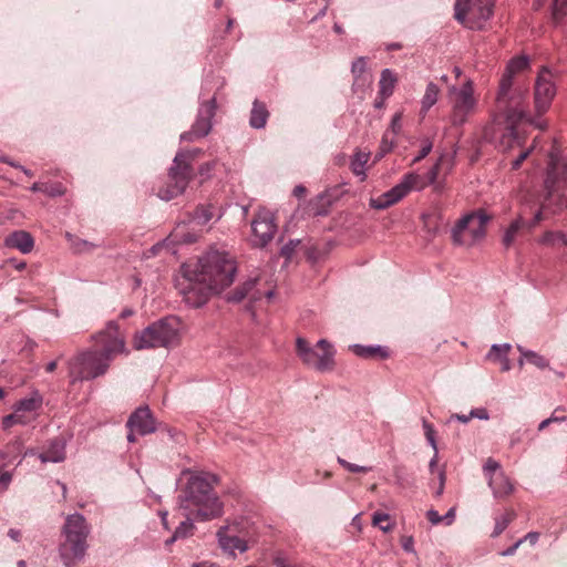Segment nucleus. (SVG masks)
<instances>
[{"instance_id": "obj_1", "label": "nucleus", "mask_w": 567, "mask_h": 567, "mask_svg": "<svg viewBox=\"0 0 567 567\" xmlns=\"http://www.w3.org/2000/svg\"><path fill=\"white\" fill-rule=\"evenodd\" d=\"M236 275V258L226 250L212 248L197 261L181 266L175 287L189 307L199 308L212 295L233 285Z\"/></svg>"}, {"instance_id": "obj_2", "label": "nucleus", "mask_w": 567, "mask_h": 567, "mask_svg": "<svg viewBox=\"0 0 567 567\" xmlns=\"http://www.w3.org/2000/svg\"><path fill=\"white\" fill-rule=\"evenodd\" d=\"M544 195L526 194L522 200L518 217L513 220L503 236V245L509 247L519 230L527 226L535 227L547 215L567 210V159L553 147L548 155Z\"/></svg>"}, {"instance_id": "obj_3", "label": "nucleus", "mask_w": 567, "mask_h": 567, "mask_svg": "<svg viewBox=\"0 0 567 567\" xmlns=\"http://www.w3.org/2000/svg\"><path fill=\"white\" fill-rule=\"evenodd\" d=\"M217 482L214 474L193 475L189 477L183 494L179 496V508L185 520L175 529L173 536L166 540V545L177 539L186 538L193 534V520H210L223 514V503L213 491V484Z\"/></svg>"}, {"instance_id": "obj_4", "label": "nucleus", "mask_w": 567, "mask_h": 567, "mask_svg": "<svg viewBox=\"0 0 567 567\" xmlns=\"http://www.w3.org/2000/svg\"><path fill=\"white\" fill-rule=\"evenodd\" d=\"M514 74L505 70L496 99L497 110L502 113L505 121V132L502 134L499 145L504 151L513 148L515 144L520 145L515 127L517 123L525 121L535 125L539 130L546 128V122L540 118H532L524 105V92L513 89Z\"/></svg>"}, {"instance_id": "obj_5", "label": "nucleus", "mask_w": 567, "mask_h": 567, "mask_svg": "<svg viewBox=\"0 0 567 567\" xmlns=\"http://www.w3.org/2000/svg\"><path fill=\"white\" fill-rule=\"evenodd\" d=\"M62 534L64 540L59 546V555L65 567H73L85 556L90 527L83 515L72 514L66 517Z\"/></svg>"}, {"instance_id": "obj_6", "label": "nucleus", "mask_w": 567, "mask_h": 567, "mask_svg": "<svg viewBox=\"0 0 567 567\" xmlns=\"http://www.w3.org/2000/svg\"><path fill=\"white\" fill-rule=\"evenodd\" d=\"M181 340V322L176 317L159 319L133 337V347L136 350L169 348L178 344Z\"/></svg>"}, {"instance_id": "obj_7", "label": "nucleus", "mask_w": 567, "mask_h": 567, "mask_svg": "<svg viewBox=\"0 0 567 567\" xmlns=\"http://www.w3.org/2000/svg\"><path fill=\"white\" fill-rule=\"evenodd\" d=\"M296 350L303 364L319 372L332 371L334 368L336 350L326 339H320L311 346L306 339L297 338Z\"/></svg>"}, {"instance_id": "obj_8", "label": "nucleus", "mask_w": 567, "mask_h": 567, "mask_svg": "<svg viewBox=\"0 0 567 567\" xmlns=\"http://www.w3.org/2000/svg\"><path fill=\"white\" fill-rule=\"evenodd\" d=\"M449 99L452 109L450 115L452 125L465 124L477 107L473 81L466 80L461 86L452 85L449 89Z\"/></svg>"}, {"instance_id": "obj_9", "label": "nucleus", "mask_w": 567, "mask_h": 567, "mask_svg": "<svg viewBox=\"0 0 567 567\" xmlns=\"http://www.w3.org/2000/svg\"><path fill=\"white\" fill-rule=\"evenodd\" d=\"M489 217L483 213H471L463 216L452 229L454 244L471 247L485 236L486 224Z\"/></svg>"}, {"instance_id": "obj_10", "label": "nucleus", "mask_w": 567, "mask_h": 567, "mask_svg": "<svg viewBox=\"0 0 567 567\" xmlns=\"http://www.w3.org/2000/svg\"><path fill=\"white\" fill-rule=\"evenodd\" d=\"M494 0H456L455 19L470 29L481 30L492 17Z\"/></svg>"}, {"instance_id": "obj_11", "label": "nucleus", "mask_w": 567, "mask_h": 567, "mask_svg": "<svg viewBox=\"0 0 567 567\" xmlns=\"http://www.w3.org/2000/svg\"><path fill=\"white\" fill-rule=\"evenodd\" d=\"M195 153L178 152L175 155L173 165L169 168V179L173 182V185L158 192V196L162 199L171 200L184 193L192 177L190 161L195 157Z\"/></svg>"}, {"instance_id": "obj_12", "label": "nucleus", "mask_w": 567, "mask_h": 567, "mask_svg": "<svg viewBox=\"0 0 567 567\" xmlns=\"http://www.w3.org/2000/svg\"><path fill=\"white\" fill-rule=\"evenodd\" d=\"M111 360L100 351L83 352L70 362L73 381L91 380L106 372Z\"/></svg>"}, {"instance_id": "obj_13", "label": "nucleus", "mask_w": 567, "mask_h": 567, "mask_svg": "<svg viewBox=\"0 0 567 567\" xmlns=\"http://www.w3.org/2000/svg\"><path fill=\"white\" fill-rule=\"evenodd\" d=\"M426 187L423 176L416 173L405 174L400 183L393 186L382 195L371 198L370 206L375 209H385L401 199H403L411 190H421Z\"/></svg>"}, {"instance_id": "obj_14", "label": "nucleus", "mask_w": 567, "mask_h": 567, "mask_svg": "<svg viewBox=\"0 0 567 567\" xmlns=\"http://www.w3.org/2000/svg\"><path fill=\"white\" fill-rule=\"evenodd\" d=\"M96 346L101 347V353L111 361L115 355L126 352L124 334L120 331L116 321H109L103 330L93 337Z\"/></svg>"}, {"instance_id": "obj_15", "label": "nucleus", "mask_w": 567, "mask_h": 567, "mask_svg": "<svg viewBox=\"0 0 567 567\" xmlns=\"http://www.w3.org/2000/svg\"><path fill=\"white\" fill-rule=\"evenodd\" d=\"M555 95V75L549 69L544 66L538 72L534 85V105L538 115L549 110Z\"/></svg>"}, {"instance_id": "obj_16", "label": "nucleus", "mask_w": 567, "mask_h": 567, "mask_svg": "<svg viewBox=\"0 0 567 567\" xmlns=\"http://www.w3.org/2000/svg\"><path fill=\"white\" fill-rule=\"evenodd\" d=\"M277 231L274 214L260 207L251 220V245L254 247L262 248L267 246L274 238Z\"/></svg>"}, {"instance_id": "obj_17", "label": "nucleus", "mask_w": 567, "mask_h": 567, "mask_svg": "<svg viewBox=\"0 0 567 567\" xmlns=\"http://www.w3.org/2000/svg\"><path fill=\"white\" fill-rule=\"evenodd\" d=\"M484 475L488 481L493 495L496 498H503L512 494L514 486L511 480L502 471L501 465L493 458H487L483 467Z\"/></svg>"}, {"instance_id": "obj_18", "label": "nucleus", "mask_w": 567, "mask_h": 567, "mask_svg": "<svg viewBox=\"0 0 567 567\" xmlns=\"http://www.w3.org/2000/svg\"><path fill=\"white\" fill-rule=\"evenodd\" d=\"M215 99L202 104L195 123L188 132L181 135V140L193 142L208 135L212 130V118L215 115Z\"/></svg>"}, {"instance_id": "obj_19", "label": "nucleus", "mask_w": 567, "mask_h": 567, "mask_svg": "<svg viewBox=\"0 0 567 567\" xmlns=\"http://www.w3.org/2000/svg\"><path fill=\"white\" fill-rule=\"evenodd\" d=\"M43 404V398L38 391H33L29 398L19 400L13 410L25 421V425L35 421Z\"/></svg>"}, {"instance_id": "obj_20", "label": "nucleus", "mask_w": 567, "mask_h": 567, "mask_svg": "<svg viewBox=\"0 0 567 567\" xmlns=\"http://www.w3.org/2000/svg\"><path fill=\"white\" fill-rule=\"evenodd\" d=\"M127 427L140 435H147L156 431L155 420L147 406L138 408L128 419Z\"/></svg>"}, {"instance_id": "obj_21", "label": "nucleus", "mask_w": 567, "mask_h": 567, "mask_svg": "<svg viewBox=\"0 0 567 567\" xmlns=\"http://www.w3.org/2000/svg\"><path fill=\"white\" fill-rule=\"evenodd\" d=\"M229 526H221L217 532L218 544L220 548L229 554L236 556V550L245 553L248 549L247 542L230 533Z\"/></svg>"}, {"instance_id": "obj_22", "label": "nucleus", "mask_w": 567, "mask_h": 567, "mask_svg": "<svg viewBox=\"0 0 567 567\" xmlns=\"http://www.w3.org/2000/svg\"><path fill=\"white\" fill-rule=\"evenodd\" d=\"M4 246L18 249L22 254H29L34 247V240L30 233L16 230L6 237Z\"/></svg>"}, {"instance_id": "obj_23", "label": "nucleus", "mask_w": 567, "mask_h": 567, "mask_svg": "<svg viewBox=\"0 0 567 567\" xmlns=\"http://www.w3.org/2000/svg\"><path fill=\"white\" fill-rule=\"evenodd\" d=\"M42 463H59L65 458V443L60 439L50 442L48 449L39 454Z\"/></svg>"}, {"instance_id": "obj_24", "label": "nucleus", "mask_w": 567, "mask_h": 567, "mask_svg": "<svg viewBox=\"0 0 567 567\" xmlns=\"http://www.w3.org/2000/svg\"><path fill=\"white\" fill-rule=\"evenodd\" d=\"M269 117V112L266 105L258 100H255L252 103V109L250 112L249 124L254 128H262L266 126L267 120Z\"/></svg>"}, {"instance_id": "obj_25", "label": "nucleus", "mask_w": 567, "mask_h": 567, "mask_svg": "<svg viewBox=\"0 0 567 567\" xmlns=\"http://www.w3.org/2000/svg\"><path fill=\"white\" fill-rule=\"evenodd\" d=\"M396 82V75L390 69H384L379 81V95L383 99L390 97L393 94Z\"/></svg>"}, {"instance_id": "obj_26", "label": "nucleus", "mask_w": 567, "mask_h": 567, "mask_svg": "<svg viewBox=\"0 0 567 567\" xmlns=\"http://www.w3.org/2000/svg\"><path fill=\"white\" fill-rule=\"evenodd\" d=\"M369 159L370 152L362 151H357L351 158L350 168L355 176L360 177V181H364L367 177L365 167Z\"/></svg>"}, {"instance_id": "obj_27", "label": "nucleus", "mask_w": 567, "mask_h": 567, "mask_svg": "<svg viewBox=\"0 0 567 567\" xmlns=\"http://www.w3.org/2000/svg\"><path fill=\"white\" fill-rule=\"evenodd\" d=\"M439 94L440 87L433 82L427 83L424 95L421 100L420 114L422 116H425L430 109L436 104Z\"/></svg>"}, {"instance_id": "obj_28", "label": "nucleus", "mask_w": 567, "mask_h": 567, "mask_svg": "<svg viewBox=\"0 0 567 567\" xmlns=\"http://www.w3.org/2000/svg\"><path fill=\"white\" fill-rule=\"evenodd\" d=\"M330 2L331 0H317L315 4L318 6V10L316 11V7H313L312 1H310L305 9L306 18H308L310 22H315L326 16Z\"/></svg>"}, {"instance_id": "obj_29", "label": "nucleus", "mask_w": 567, "mask_h": 567, "mask_svg": "<svg viewBox=\"0 0 567 567\" xmlns=\"http://www.w3.org/2000/svg\"><path fill=\"white\" fill-rule=\"evenodd\" d=\"M215 217V207L213 205H200L198 206L193 216L192 220L200 226L207 225Z\"/></svg>"}, {"instance_id": "obj_30", "label": "nucleus", "mask_w": 567, "mask_h": 567, "mask_svg": "<svg viewBox=\"0 0 567 567\" xmlns=\"http://www.w3.org/2000/svg\"><path fill=\"white\" fill-rule=\"evenodd\" d=\"M518 351L520 352L519 365H523L524 361H527L539 369H545L548 365L547 360L534 351L525 350L520 346H518Z\"/></svg>"}, {"instance_id": "obj_31", "label": "nucleus", "mask_w": 567, "mask_h": 567, "mask_svg": "<svg viewBox=\"0 0 567 567\" xmlns=\"http://www.w3.org/2000/svg\"><path fill=\"white\" fill-rule=\"evenodd\" d=\"M23 451V442L21 439L17 437L9 442L2 452L0 453V458L11 462L16 457H18Z\"/></svg>"}, {"instance_id": "obj_32", "label": "nucleus", "mask_w": 567, "mask_h": 567, "mask_svg": "<svg viewBox=\"0 0 567 567\" xmlns=\"http://www.w3.org/2000/svg\"><path fill=\"white\" fill-rule=\"evenodd\" d=\"M353 352L361 358H373V357H380V358H388L389 353L385 348H382L380 346L377 347H364L360 344H355L352 347Z\"/></svg>"}, {"instance_id": "obj_33", "label": "nucleus", "mask_w": 567, "mask_h": 567, "mask_svg": "<svg viewBox=\"0 0 567 567\" xmlns=\"http://www.w3.org/2000/svg\"><path fill=\"white\" fill-rule=\"evenodd\" d=\"M539 241L548 246H567V237L560 231H546Z\"/></svg>"}, {"instance_id": "obj_34", "label": "nucleus", "mask_w": 567, "mask_h": 567, "mask_svg": "<svg viewBox=\"0 0 567 567\" xmlns=\"http://www.w3.org/2000/svg\"><path fill=\"white\" fill-rule=\"evenodd\" d=\"M529 66V59L526 55L513 58L506 66V71L512 74H517Z\"/></svg>"}, {"instance_id": "obj_35", "label": "nucleus", "mask_w": 567, "mask_h": 567, "mask_svg": "<svg viewBox=\"0 0 567 567\" xmlns=\"http://www.w3.org/2000/svg\"><path fill=\"white\" fill-rule=\"evenodd\" d=\"M372 523L382 532H390L393 528L390 515L386 513L375 512L372 517Z\"/></svg>"}, {"instance_id": "obj_36", "label": "nucleus", "mask_w": 567, "mask_h": 567, "mask_svg": "<svg viewBox=\"0 0 567 567\" xmlns=\"http://www.w3.org/2000/svg\"><path fill=\"white\" fill-rule=\"evenodd\" d=\"M514 516H515L514 513L508 512V513L497 517L495 519V527L492 533V536L497 537L498 535H501L507 528L509 523L513 520Z\"/></svg>"}, {"instance_id": "obj_37", "label": "nucleus", "mask_w": 567, "mask_h": 567, "mask_svg": "<svg viewBox=\"0 0 567 567\" xmlns=\"http://www.w3.org/2000/svg\"><path fill=\"white\" fill-rule=\"evenodd\" d=\"M65 236H66L68 240L71 243L74 250L78 252L90 251L95 247V245H93L92 243L76 238L69 233H66Z\"/></svg>"}, {"instance_id": "obj_38", "label": "nucleus", "mask_w": 567, "mask_h": 567, "mask_svg": "<svg viewBox=\"0 0 567 567\" xmlns=\"http://www.w3.org/2000/svg\"><path fill=\"white\" fill-rule=\"evenodd\" d=\"M511 350V344H493L489 352L487 353V359L493 361H499L505 357Z\"/></svg>"}, {"instance_id": "obj_39", "label": "nucleus", "mask_w": 567, "mask_h": 567, "mask_svg": "<svg viewBox=\"0 0 567 567\" xmlns=\"http://www.w3.org/2000/svg\"><path fill=\"white\" fill-rule=\"evenodd\" d=\"M256 285V279L246 281L241 287L237 288L236 291L228 298L230 301H241L248 292Z\"/></svg>"}, {"instance_id": "obj_40", "label": "nucleus", "mask_w": 567, "mask_h": 567, "mask_svg": "<svg viewBox=\"0 0 567 567\" xmlns=\"http://www.w3.org/2000/svg\"><path fill=\"white\" fill-rule=\"evenodd\" d=\"M337 462L348 472L350 473H368L371 471L369 466H361L353 463L348 462L347 460L338 456Z\"/></svg>"}, {"instance_id": "obj_41", "label": "nucleus", "mask_w": 567, "mask_h": 567, "mask_svg": "<svg viewBox=\"0 0 567 567\" xmlns=\"http://www.w3.org/2000/svg\"><path fill=\"white\" fill-rule=\"evenodd\" d=\"M422 426H423L424 435H425L429 444L432 446V449L434 451H436L437 444H436V440H435V430H434L433 425L430 422H427L426 420H423Z\"/></svg>"}, {"instance_id": "obj_42", "label": "nucleus", "mask_w": 567, "mask_h": 567, "mask_svg": "<svg viewBox=\"0 0 567 567\" xmlns=\"http://www.w3.org/2000/svg\"><path fill=\"white\" fill-rule=\"evenodd\" d=\"M16 424L25 425V421L20 419V415L13 410V413L6 415L2 419V426L4 430H8Z\"/></svg>"}, {"instance_id": "obj_43", "label": "nucleus", "mask_w": 567, "mask_h": 567, "mask_svg": "<svg viewBox=\"0 0 567 567\" xmlns=\"http://www.w3.org/2000/svg\"><path fill=\"white\" fill-rule=\"evenodd\" d=\"M65 192L64 187L60 183H45L44 194L56 197L63 195Z\"/></svg>"}, {"instance_id": "obj_44", "label": "nucleus", "mask_w": 567, "mask_h": 567, "mask_svg": "<svg viewBox=\"0 0 567 567\" xmlns=\"http://www.w3.org/2000/svg\"><path fill=\"white\" fill-rule=\"evenodd\" d=\"M441 161L442 158H440L439 162L429 169L426 177H423L426 183V186L436 182L440 173Z\"/></svg>"}, {"instance_id": "obj_45", "label": "nucleus", "mask_w": 567, "mask_h": 567, "mask_svg": "<svg viewBox=\"0 0 567 567\" xmlns=\"http://www.w3.org/2000/svg\"><path fill=\"white\" fill-rule=\"evenodd\" d=\"M401 121H402V112H396L393 115L391 123H390V130L394 135L399 134L402 128Z\"/></svg>"}, {"instance_id": "obj_46", "label": "nucleus", "mask_w": 567, "mask_h": 567, "mask_svg": "<svg viewBox=\"0 0 567 567\" xmlns=\"http://www.w3.org/2000/svg\"><path fill=\"white\" fill-rule=\"evenodd\" d=\"M432 147H433L432 142L430 140H426L423 143V145H422V147L420 150L419 155L413 159V163H417L421 159H423L424 157H426L430 154V152L432 151Z\"/></svg>"}, {"instance_id": "obj_47", "label": "nucleus", "mask_w": 567, "mask_h": 567, "mask_svg": "<svg viewBox=\"0 0 567 567\" xmlns=\"http://www.w3.org/2000/svg\"><path fill=\"white\" fill-rule=\"evenodd\" d=\"M13 474L11 472H1L0 471V492L3 493L9 488V485L12 481Z\"/></svg>"}, {"instance_id": "obj_48", "label": "nucleus", "mask_w": 567, "mask_h": 567, "mask_svg": "<svg viewBox=\"0 0 567 567\" xmlns=\"http://www.w3.org/2000/svg\"><path fill=\"white\" fill-rule=\"evenodd\" d=\"M365 65L367 63L364 58H358L355 61H353L351 71L354 75L359 76L365 71Z\"/></svg>"}, {"instance_id": "obj_49", "label": "nucleus", "mask_w": 567, "mask_h": 567, "mask_svg": "<svg viewBox=\"0 0 567 567\" xmlns=\"http://www.w3.org/2000/svg\"><path fill=\"white\" fill-rule=\"evenodd\" d=\"M535 144H536V140L534 141V144H533V146L530 148L519 153L517 158L513 162V168L514 169H517V168L520 167L522 163L528 157V155L532 152V150L535 148Z\"/></svg>"}, {"instance_id": "obj_50", "label": "nucleus", "mask_w": 567, "mask_h": 567, "mask_svg": "<svg viewBox=\"0 0 567 567\" xmlns=\"http://www.w3.org/2000/svg\"><path fill=\"white\" fill-rule=\"evenodd\" d=\"M567 10V0H554V16L564 14Z\"/></svg>"}, {"instance_id": "obj_51", "label": "nucleus", "mask_w": 567, "mask_h": 567, "mask_svg": "<svg viewBox=\"0 0 567 567\" xmlns=\"http://www.w3.org/2000/svg\"><path fill=\"white\" fill-rule=\"evenodd\" d=\"M426 517H427V519L430 520V523H431L432 525H437V524H440V523H443V518H442V516H441V515L439 514V512H437V511H435V509H429V511L426 512Z\"/></svg>"}, {"instance_id": "obj_52", "label": "nucleus", "mask_w": 567, "mask_h": 567, "mask_svg": "<svg viewBox=\"0 0 567 567\" xmlns=\"http://www.w3.org/2000/svg\"><path fill=\"white\" fill-rule=\"evenodd\" d=\"M470 413H471L472 419L473 417H476L480 420H488L489 419V414L485 408L473 409Z\"/></svg>"}, {"instance_id": "obj_53", "label": "nucleus", "mask_w": 567, "mask_h": 567, "mask_svg": "<svg viewBox=\"0 0 567 567\" xmlns=\"http://www.w3.org/2000/svg\"><path fill=\"white\" fill-rule=\"evenodd\" d=\"M393 147V141H389V137H388V133H385L382 137V142H381V150H382V153H388L391 151V148Z\"/></svg>"}, {"instance_id": "obj_54", "label": "nucleus", "mask_w": 567, "mask_h": 567, "mask_svg": "<svg viewBox=\"0 0 567 567\" xmlns=\"http://www.w3.org/2000/svg\"><path fill=\"white\" fill-rule=\"evenodd\" d=\"M439 480H440V485L437 487V491L435 492L436 496H441L443 494V491H444V484H445V472H444V470H440L439 471Z\"/></svg>"}, {"instance_id": "obj_55", "label": "nucleus", "mask_w": 567, "mask_h": 567, "mask_svg": "<svg viewBox=\"0 0 567 567\" xmlns=\"http://www.w3.org/2000/svg\"><path fill=\"white\" fill-rule=\"evenodd\" d=\"M524 543V539H518L513 546L501 553L502 556H512L515 554L517 548Z\"/></svg>"}, {"instance_id": "obj_56", "label": "nucleus", "mask_w": 567, "mask_h": 567, "mask_svg": "<svg viewBox=\"0 0 567 567\" xmlns=\"http://www.w3.org/2000/svg\"><path fill=\"white\" fill-rule=\"evenodd\" d=\"M443 518V523H445V525H451L454 519H455V508L452 507L447 511V513L445 515L442 516Z\"/></svg>"}, {"instance_id": "obj_57", "label": "nucleus", "mask_w": 567, "mask_h": 567, "mask_svg": "<svg viewBox=\"0 0 567 567\" xmlns=\"http://www.w3.org/2000/svg\"><path fill=\"white\" fill-rule=\"evenodd\" d=\"M522 539L529 542L532 545H535L539 539V534L537 532H530L526 534Z\"/></svg>"}, {"instance_id": "obj_58", "label": "nucleus", "mask_w": 567, "mask_h": 567, "mask_svg": "<svg viewBox=\"0 0 567 567\" xmlns=\"http://www.w3.org/2000/svg\"><path fill=\"white\" fill-rule=\"evenodd\" d=\"M9 264H11L17 270L22 271L25 269L27 264L23 260H17L14 258L8 260Z\"/></svg>"}, {"instance_id": "obj_59", "label": "nucleus", "mask_w": 567, "mask_h": 567, "mask_svg": "<svg viewBox=\"0 0 567 567\" xmlns=\"http://www.w3.org/2000/svg\"><path fill=\"white\" fill-rule=\"evenodd\" d=\"M215 162L206 163L199 168V173L202 176H208V173L214 168Z\"/></svg>"}, {"instance_id": "obj_60", "label": "nucleus", "mask_w": 567, "mask_h": 567, "mask_svg": "<svg viewBox=\"0 0 567 567\" xmlns=\"http://www.w3.org/2000/svg\"><path fill=\"white\" fill-rule=\"evenodd\" d=\"M451 417L455 419L462 423H467L472 419L471 413L467 415L466 414H453Z\"/></svg>"}, {"instance_id": "obj_61", "label": "nucleus", "mask_w": 567, "mask_h": 567, "mask_svg": "<svg viewBox=\"0 0 567 567\" xmlns=\"http://www.w3.org/2000/svg\"><path fill=\"white\" fill-rule=\"evenodd\" d=\"M498 362L501 363L502 371H508L511 369V362L507 358V354L503 357V359H501Z\"/></svg>"}, {"instance_id": "obj_62", "label": "nucleus", "mask_w": 567, "mask_h": 567, "mask_svg": "<svg viewBox=\"0 0 567 567\" xmlns=\"http://www.w3.org/2000/svg\"><path fill=\"white\" fill-rule=\"evenodd\" d=\"M8 536L13 539L14 542H19L21 537V533L18 529L11 528L8 532Z\"/></svg>"}, {"instance_id": "obj_63", "label": "nucleus", "mask_w": 567, "mask_h": 567, "mask_svg": "<svg viewBox=\"0 0 567 567\" xmlns=\"http://www.w3.org/2000/svg\"><path fill=\"white\" fill-rule=\"evenodd\" d=\"M30 189L34 193H43V190L45 189V183L35 182Z\"/></svg>"}, {"instance_id": "obj_64", "label": "nucleus", "mask_w": 567, "mask_h": 567, "mask_svg": "<svg viewBox=\"0 0 567 567\" xmlns=\"http://www.w3.org/2000/svg\"><path fill=\"white\" fill-rule=\"evenodd\" d=\"M437 460H439V455H437V450H436V451H434V455L431 458L430 464H429L431 472H434V468L437 465Z\"/></svg>"}]
</instances>
